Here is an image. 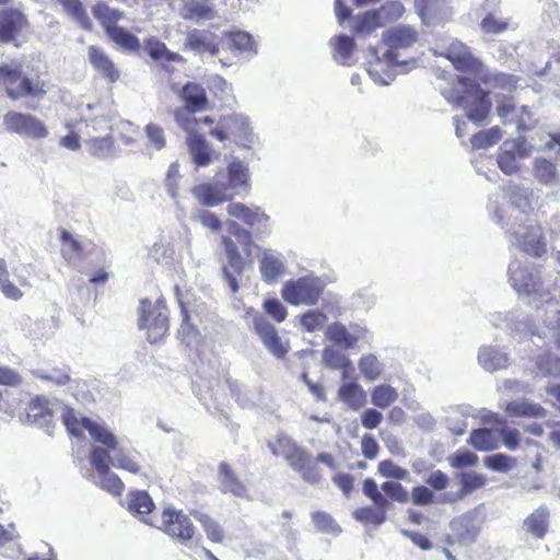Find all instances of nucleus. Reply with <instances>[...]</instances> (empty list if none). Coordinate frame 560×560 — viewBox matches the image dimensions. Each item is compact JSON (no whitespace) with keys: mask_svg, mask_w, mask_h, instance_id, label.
<instances>
[{"mask_svg":"<svg viewBox=\"0 0 560 560\" xmlns=\"http://www.w3.org/2000/svg\"><path fill=\"white\" fill-rule=\"evenodd\" d=\"M442 95L450 103L463 108L466 117L477 125L483 124L491 108L488 94L475 80L465 75H457L456 82L445 88Z\"/></svg>","mask_w":560,"mask_h":560,"instance_id":"1","label":"nucleus"},{"mask_svg":"<svg viewBox=\"0 0 560 560\" xmlns=\"http://www.w3.org/2000/svg\"><path fill=\"white\" fill-rule=\"evenodd\" d=\"M226 187L219 184H199L191 188L192 196L206 207H217L237 194L245 185V167L242 162L233 161L229 167Z\"/></svg>","mask_w":560,"mask_h":560,"instance_id":"2","label":"nucleus"},{"mask_svg":"<svg viewBox=\"0 0 560 560\" xmlns=\"http://www.w3.org/2000/svg\"><path fill=\"white\" fill-rule=\"evenodd\" d=\"M0 85L11 100L43 98L47 93L45 82L24 75L19 65H0Z\"/></svg>","mask_w":560,"mask_h":560,"instance_id":"3","label":"nucleus"},{"mask_svg":"<svg viewBox=\"0 0 560 560\" xmlns=\"http://www.w3.org/2000/svg\"><path fill=\"white\" fill-rule=\"evenodd\" d=\"M419 39L417 30L410 25L398 24L385 31L382 40L387 47L382 57L378 56L377 48H371V55L380 62L384 60L388 65L407 66L415 63V59L399 60V50L413 46Z\"/></svg>","mask_w":560,"mask_h":560,"instance_id":"4","label":"nucleus"},{"mask_svg":"<svg viewBox=\"0 0 560 560\" xmlns=\"http://www.w3.org/2000/svg\"><path fill=\"white\" fill-rule=\"evenodd\" d=\"M60 241L62 243V257L79 271L95 267L104 261L103 249L91 241H80L67 230L61 231Z\"/></svg>","mask_w":560,"mask_h":560,"instance_id":"5","label":"nucleus"},{"mask_svg":"<svg viewBox=\"0 0 560 560\" xmlns=\"http://www.w3.org/2000/svg\"><path fill=\"white\" fill-rule=\"evenodd\" d=\"M88 432L100 444L107 446L113 452L112 465L132 474H140L141 466L136 457L128 451L118 446V440L106 424H94L86 421Z\"/></svg>","mask_w":560,"mask_h":560,"instance_id":"6","label":"nucleus"},{"mask_svg":"<svg viewBox=\"0 0 560 560\" xmlns=\"http://www.w3.org/2000/svg\"><path fill=\"white\" fill-rule=\"evenodd\" d=\"M138 326L147 329V339L151 343L160 341L168 331V311L165 302L159 299L154 304L149 300L140 302Z\"/></svg>","mask_w":560,"mask_h":560,"instance_id":"7","label":"nucleus"},{"mask_svg":"<svg viewBox=\"0 0 560 560\" xmlns=\"http://www.w3.org/2000/svg\"><path fill=\"white\" fill-rule=\"evenodd\" d=\"M222 244L224 246V253L228 259V264L223 266V278L232 294L231 305L235 311L243 308V301L238 299L240 280L243 279L244 261L238 252L237 245L233 242L230 236L222 237Z\"/></svg>","mask_w":560,"mask_h":560,"instance_id":"8","label":"nucleus"},{"mask_svg":"<svg viewBox=\"0 0 560 560\" xmlns=\"http://www.w3.org/2000/svg\"><path fill=\"white\" fill-rule=\"evenodd\" d=\"M323 281L313 276L287 281L281 290L283 300L292 305H315L323 292Z\"/></svg>","mask_w":560,"mask_h":560,"instance_id":"9","label":"nucleus"},{"mask_svg":"<svg viewBox=\"0 0 560 560\" xmlns=\"http://www.w3.org/2000/svg\"><path fill=\"white\" fill-rule=\"evenodd\" d=\"M508 273L512 287L520 294L532 295L539 293L542 289L539 272L527 258L524 260H512L509 265Z\"/></svg>","mask_w":560,"mask_h":560,"instance_id":"10","label":"nucleus"},{"mask_svg":"<svg viewBox=\"0 0 560 560\" xmlns=\"http://www.w3.org/2000/svg\"><path fill=\"white\" fill-rule=\"evenodd\" d=\"M532 151L533 145L522 136L514 140H505L498 153V166L505 175H514L521 168L520 161L528 158Z\"/></svg>","mask_w":560,"mask_h":560,"instance_id":"11","label":"nucleus"},{"mask_svg":"<svg viewBox=\"0 0 560 560\" xmlns=\"http://www.w3.org/2000/svg\"><path fill=\"white\" fill-rule=\"evenodd\" d=\"M3 125L9 132L25 138L42 139L49 135L45 124L31 114L8 112L3 116Z\"/></svg>","mask_w":560,"mask_h":560,"instance_id":"12","label":"nucleus"},{"mask_svg":"<svg viewBox=\"0 0 560 560\" xmlns=\"http://www.w3.org/2000/svg\"><path fill=\"white\" fill-rule=\"evenodd\" d=\"M162 526L164 533L180 542L189 541L195 534L190 518L183 511L171 506L165 508L162 513Z\"/></svg>","mask_w":560,"mask_h":560,"instance_id":"13","label":"nucleus"},{"mask_svg":"<svg viewBox=\"0 0 560 560\" xmlns=\"http://www.w3.org/2000/svg\"><path fill=\"white\" fill-rule=\"evenodd\" d=\"M515 237V244L528 256L540 257L546 253V244L542 240L541 230L538 226H521L509 229Z\"/></svg>","mask_w":560,"mask_h":560,"instance_id":"14","label":"nucleus"},{"mask_svg":"<svg viewBox=\"0 0 560 560\" xmlns=\"http://www.w3.org/2000/svg\"><path fill=\"white\" fill-rule=\"evenodd\" d=\"M58 407V402H51L44 397H36L32 399L27 407V422L48 431L52 427Z\"/></svg>","mask_w":560,"mask_h":560,"instance_id":"15","label":"nucleus"},{"mask_svg":"<svg viewBox=\"0 0 560 560\" xmlns=\"http://www.w3.org/2000/svg\"><path fill=\"white\" fill-rule=\"evenodd\" d=\"M368 329L359 325H351L348 329L341 323H332L326 329V337L343 349H352L357 342L365 339Z\"/></svg>","mask_w":560,"mask_h":560,"instance_id":"16","label":"nucleus"},{"mask_svg":"<svg viewBox=\"0 0 560 560\" xmlns=\"http://www.w3.org/2000/svg\"><path fill=\"white\" fill-rule=\"evenodd\" d=\"M254 327L259 339L270 353L278 359L285 357L289 351V346L287 342L282 341L272 324L264 317H256L254 319Z\"/></svg>","mask_w":560,"mask_h":560,"instance_id":"17","label":"nucleus"},{"mask_svg":"<svg viewBox=\"0 0 560 560\" xmlns=\"http://www.w3.org/2000/svg\"><path fill=\"white\" fill-rule=\"evenodd\" d=\"M451 539L464 546L471 545L480 533V523L476 514L467 513L451 522Z\"/></svg>","mask_w":560,"mask_h":560,"instance_id":"18","label":"nucleus"},{"mask_svg":"<svg viewBox=\"0 0 560 560\" xmlns=\"http://www.w3.org/2000/svg\"><path fill=\"white\" fill-rule=\"evenodd\" d=\"M445 56L457 70L463 72H471L477 75L482 68V63L472 56L469 48L456 39L446 48Z\"/></svg>","mask_w":560,"mask_h":560,"instance_id":"19","label":"nucleus"},{"mask_svg":"<svg viewBox=\"0 0 560 560\" xmlns=\"http://www.w3.org/2000/svg\"><path fill=\"white\" fill-rule=\"evenodd\" d=\"M415 8L427 26L440 23L447 13L445 0H415Z\"/></svg>","mask_w":560,"mask_h":560,"instance_id":"20","label":"nucleus"},{"mask_svg":"<svg viewBox=\"0 0 560 560\" xmlns=\"http://www.w3.org/2000/svg\"><path fill=\"white\" fill-rule=\"evenodd\" d=\"M25 24L24 15L13 9H5L0 12V40L12 42Z\"/></svg>","mask_w":560,"mask_h":560,"instance_id":"21","label":"nucleus"},{"mask_svg":"<svg viewBox=\"0 0 560 560\" xmlns=\"http://www.w3.org/2000/svg\"><path fill=\"white\" fill-rule=\"evenodd\" d=\"M476 78L492 89H499L504 92H513L520 85V78L504 72H489L483 67L480 69Z\"/></svg>","mask_w":560,"mask_h":560,"instance_id":"22","label":"nucleus"},{"mask_svg":"<svg viewBox=\"0 0 560 560\" xmlns=\"http://www.w3.org/2000/svg\"><path fill=\"white\" fill-rule=\"evenodd\" d=\"M180 14L183 19L195 22L209 21L217 18V11L208 0H186Z\"/></svg>","mask_w":560,"mask_h":560,"instance_id":"23","label":"nucleus"},{"mask_svg":"<svg viewBox=\"0 0 560 560\" xmlns=\"http://www.w3.org/2000/svg\"><path fill=\"white\" fill-rule=\"evenodd\" d=\"M89 60L92 66L108 81L116 82L119 79V70L102 49L90 46Z\"/></svg>","mask_w":560,"mask_h":560,"instance_id":"24","label":"nucleus"},{"mask_svg":"<svg viewBox=\"0 0 560 560\" xmlns=\"http://www.w3.org/2000/svg\"><path fill=\"white\" fill-rule=\"evenodd\" d=\"M180 97L192 112H202L207 109L208 96L206 90L198 83L187 82L180 92Z\"/></svg>","mask_w":560,"mask_h":560,"instance_id":"25","label":"nucleus"},{"mask_svg":"<svg viewBox=\"0 0 560 560\" xmlns=\"http://www.w3.org/2000/svg\"><path fill=\"white\" fill-rule=\"evenodd\" d=\"M548 517L547 508L539 506L524 520L522 528L533 537L541 539L548 530Z\"/></svg>","mask_w":560,"mask_h":560,"instance_id":"26","label":"nucleus"},{"mask_svg":"<svg viewBox=\"0 0 560 560\" xmlns=\"http://www.w3.org/2000/svg\"><path fill=\"white\" fill-rule=\"evenodd\" d=\"M56 418H60L70 434L80 436L82 430L88 431L86 421L94 424H104L86 417H78L73 409L59 405Z\"/></svg>","mask_w":560,"mask_h":560,"instance_id":"27","label":"nucleus"},{"mask_svg":"<svg viewBox=\"0 0 560 560\" xmlns=\"http://www.w3.org/2000/svg\"><path fill=\"white\" fill-rule=\"evenodd\" d=\"M478 361L489 372L505 369L510 364L509 355L505 352L490 346L480 348Z\"/></svg>","mask_w":560,"mask_h":560,"instance_id":"28","label":"nucleus"},{"mask_svg":"<svg viewBox=\"0 0 560 560\" xmlns=\"http://www.w3.org/2000/svg\"><path fill=\"white\" fill-rule=\"evenodd\" d=\"M218 481L221 492L243 497L244 486L229 464L221 463L219 465Z\"/></svg>","mask_w":560,"mask_h":560,"instance_id":"29","label":"nucleus"},{"mask_svg":"<svg viewBox=\"0 0 560 560\" xmlns=\"http://www.w3.org/2000/svg\"><path fill=\"white\" fill-rule=\"evenodd\" d=\"M533 174L534 177L542 185L553 187L560 184L557 165L547 159H535Z\"/></svg>","mask_w":560,"mask_h":560,"instance_id":"30","label":"nucleus"},{"mask_svg":"<svg viewBox=\"0 0 560 560\" xmlns=\"http://www.w3.org/2000/svg\"><path fill=\"white\" fill-rule=\"evenodd\" d=\"M261 277L267 282L276 281L284 270L280 255L272 250H265L259 260Z\"/></svg>","mask_w":560,"mask_h":560,"instance_id":"31","label":"nucleus"},{"mask_svg":"<svg viewBox=\"0 0 560 560\" xmlns=\"http://www.w3.org/2000/svg\"><path fill=\"white\" fill-rule=\"evenodd\" d=\"M186 142L192 160L198 166H206L210 163L211 149L203 136L197 132H190L187 135Z\"/></svg>","mask_w":560,"mask_h":560,"instance_id":"32","label":"nucleus"},{"mask_svg":"<svg viewBox=\"0 0 560 560\" xmlns=\"http://www.w3.org/2000/svg\"><path fill=\"white\" fill-rule=\"evenodd\" d=\"M505 411L512 417L545 418L547 411L539 404L527 399L513 400L506 404Z\"/></svg>","mask_w":560,"mask_h":560,"instance_id":"33","label":"nucleus"},{"mask_svg":"<svg viewBox=\"0 0 560 560\" xmlns=\"http://www.w3.org/2000/svg\"><path fill=\"white\" fill-rule=\"evenodd\" d=\"M338 398L347 404L352 410H359L366 404V394L362 386L349 382L338 389Z\"/></svg>","mask_w":560,"mask_h":560,"instance_id":"34","label":"nucleus"},{"mask_svg":"<svg viewBox=\"0 0 560 560\" xmlns=\"http://www.w3.org/2000/svg\"><path fill=\"white\" fill-rule=\"evenodd\" d=\"M185 46L197 54L210 52L212 56L219 52V47L209 35L199 30L190 31L185 39Z\"/></svg>","mask_w":560,"mask_h":560,"instance_id":"35","label":"nucleus"},{"mask_svg":"<svg viewBox=\"0 0 560 560\" xmlns=\"http://www.w3.org/2000/svg\"><path fill=\"white\" fill-rule=\"evenodd\" d=\"M89 153L97 159H109L115 156V145L112 135L104 137L91 136L85 142Z\"/></svg>","mask_w":560,"mask_h":560,"instance_id":"36","label":"nucleus"},{"mask_svg":"<svg viewBox=\"0 0 560 560\" xmlns=\"http://www.w3.org/2000/svg\"><path fill=\"white\" fill-rule=\"evenodd\" d=\"M490 322L494 327L505 329L511 335H518L529 330L527 323L518 320L514 313L502 314L494 313L490 317Z\"/></svg>","mask_w":560,"mask_h":560,"instance_id":"37","label":"nucleus"},{"mask_svg":"<svg viewBox=\"0 0 560 560\" xmlns=\"http://www.w3.org/2000/svg\"><path fill=\"white\" fill-rule=\"evenodd\" d=\"M334 45V59L342 65L350 66L352 63V52L354 49V40L345 34L330 39Z\"/></svg>","mask_w":560,"mask_h":560,"instance_id":"38","label":"nucleus"},{"mask_svg":"<svg viewBox=\"0 0 560 560\" xmlns=\"http://www.w3.org/2000/svg\"><path fill=\"white\" fill-rule=\"evenodd\" d=\"M503 191L511 205L522 213H526L532 208L530 190L528 188L510 184L503 188Z\"/></svg>","mask_w":560,"mask_h":560,"instance_id":"39","label":"nucleus"},{"mask_svg":"<svg viewBox=\"0 0 560 560\" xmlns=\"http://www.w3.org/2000/svg\"><path fill=\"white\" fill-rule=\"evenodd\" d=\"M57 2L82 28L88 31L92 28V22L80 0H57Z\"/></svg>","mask_w":560,"mask_h":560,"instance_id":"40","label":"nucleus"},{"mask_svg":"<svg viewBox=\"0 0 560 560\" xmlns=\"http://www.w3.org/2000/svg\"><path fill=\"white\" fill-rule=\"evenodd\" d=\"M128 509L131 512L147 515L152 512L154 503L144 490L131 491L127 497Z\"/></svg>","mask_w":560,"mask_h":560,"instance_id":"41","label":"nucleus"},{"mask_svg":"<svg viewBox=\"0 0 560 560\" xmlns=\"http://www.w3.org/2000/svg\"><path fill=\"white\" fill-rule=\"evenodd\" d=\"M106 34L114 43L126 50H136L140 46V42L137 36L118 25H109Z\"/></svg>","mask_w":560,"mask_h":560,"instance_id":"42","label":"nucleus"},{"mask_svg":"<svg viewBox=\"0 0 560 560\" xmlns=\"http://www.w3.org/2000/svg\"><path fill=\"white\" fill-rule=\"evenodd\" d=\"M398 398V392L390 385L375 386L371 393V402L381 409H386Z\"/></svg>","mask_w":560,"mask_h":560,"instance_id":"43","label":"nucleus"},{"mask_svg":"<svg viewBox=\"0 0 560 560\" xmlns=\"http://www.w3.org/2000/svg\"><path fill=\"white\" fill-rule=\"evenodd\" d=\"M269 218L260 212V210L255 207H247V226L250 228L252 231L247 230V237L250 234L260 235L269 232Z\"/></svg>","mask_w":560,"mask_h":560,"instance_id":"44","label":"nucleus"},{"mask_svg":"<svg viewBox=\"0 0 560 560\" xmlns=\"http://www.w3.org/2000/svg\"><path fill=\"white\" fill-rule=\"evenodd\" d=\"M459 479L462 488L457 492V498H465L472 491L482 488L487 482V478L476 471L462 472Z\"/></svg>","mask_w":560,"mask_h":560,"instance_id":"45","label":"nucleus"},{"mask_svg":"<svg viewBox=\"0 0 560 560\" xmlns=\"http://www.w3.org/2000/svg\"><path fill=\"white\" fill-rule=\"evenodd\" d=\"M96 472L98 478L96 482L97 486L113 495H119L121 493L124 483L115 472L110 471L109 467Z\"/></svg>","mask_w":560,"mask_h":560,"instance_id":"46","label":"nucleus"},{"mask_svg":"<svg viewBox=\"0 0 560 560\" xmlns=\"http://www.w3.org/2000/svg\"><path fill=\"white\" fill-rule=\"evenodd\" d=\"M468 443L471 444L476 450L482 452H489L497 448V442L492 436V432L489 429H477L470 433Z\"/></svg>","mask_w":560,"mask_h":560,"instance_id":"47","label":"nucleus"},{"mask_svg":"<svg viewBox=\"0 0 560 560\" xmlns=\"http://www.w3.org/2000/svg\"><path fill=\"white\" fill-rule=\"evenodd\" d=\"M358 366L368 381H375L383 373V364L374 354L363 355L359 360Z\"/></svg>","mask_w":560,"mask_h":560,"instance_id":"48","label":"nucleus"},{"mask_svg":"<svg viewBox=\"0 0 560 560\" xmlns=\"http://www.w3.org/2000/svg\"><path fill=\"white\" fill-rule=\"evenodd\" d=\"M33 375L42 381L51 382L57 386H63L71 381L69 369H58L54 368L51 370H35L33 371Z\"/></svg>","mask_w":560,"mask_h":560,"instance_id":"49","label":"nucleus"},{"mask_svg":"<svg viewBox=\"0 0 560 560\" xmlns=\"http://www.w3.org/2000/svg\"><path fill=\"white\" fill-rule=\"evenodd\" d=\"M323 363L331 370H346L351 365L349 358L332 347L324 349Z\"/></svg>","mask_w":560,"mask_h":560,"instance_id":"50","label":"nucleus"},{"mask_svg":"<svg viewBox=\"0 0 560 560\" xmlns=\"http://www.w3.org/2000/svg\"><path fill=\"white\" fill-rule=\"evenodd\" d=\"M516 465L515 458L503 454L497 453L485 458V466L493 471L508 472Z\"/></svg>","mask_w":560,"mask_h":560,"instance_id":"51","label":"nucleus"},{"mask_svg":"<svg viewBox=\"0 0 560 560\" xmlns=\"http://www.w3.org/2000/svg\"><path fill=\"white\" fill-rule=\"evenodd\" d=\"M89 458L96 471L103 470L112 465L113 452L107 446L93 445L90 448Z\"/></svg>","mask_w":560,"mask_h":560,"instance_id":"52","label":"nucleus"},{"mask_svg":"<svg viewBox=\"0 0 560 560\" xmlns=\"http://www.w3.org/2000/svg\"><path fill=\"white\" fill-rule=\"evenodd\" d=\"M503 136L499 127L479 131L471 138V145L475 149L488 148L497 143Z\"/></svg>","mask_w":560,"mask_h":560,"instance_id":"53","label":"nucleus"},{"mask_svg":"<svg viewBox=\"0 0 560 560\" xmlns=\"http://www.w3.org/2000/svg\"><path fill=\"white\" fill-rule=\"evenodd\" d=\"M311 517L316 529L322 533L337 535L341 530L335 520L326 512H313Z\"/></svg>","mask_w":560,"mask_h":560,"instance_id":"54","label":"nucleus"},{"mask_svg":"<svg viewBox=\"0 0 560 560\" xmlns=\"http://www.w3.org/2000/svg\"><path fill=\"white\" fill-rule=\"evenodd\" d=\"M382 18L377 11L365 12L362 16L358 18L354 25V31L361 34H370L375 28L382 25Z\"/></svg>","mask_w":560,"mask_h":560,"instance_id":"55","label":"nucleus"},{"mask_svg":"<svg viewBox=\"0 0 560 560\" xmlns=\"http://www.w3.org/2000/svg\"><path fill=\"white\" fill-rule=\"evenodd\" d=\"M196 520L200 522L203 526L207 536L210 540L214 542H221L223 539V530L217 521L212 520L209 515L205 513L197 512L195 513Z\"/></svg>","mask_w":560,"mask_h":560,"instance_id":"56","label":"nucleus"},{"mask_svg":"<svg viewBox=\"0 0 560 560\" xmlns=\"http://www.w3.org/2000/svg\"><path fill=\"white\" fill-rule=\"evenodd\" d=\"M377 470L381 476L396 480H406L409 476L407 469L398 466L390 459L380 462Z\"/></svg>","mask_w":560,"mask_h":560,"instance_id":"57","label":"nucleus"},{"mask_svg":"<svg viewBox=\"0 0 560 560\" xmlns=\"http://www.w3.org/2000/svg\"><path fill=\"white\" fill-rule=\"evenodd\" d=\"M354 517L364 523L381 525L386 520V509L380 510L378 508H363L354 512Z\"/></svg>","mask_w":560,"mask_h":560,"instance_id":"58","label":"nucleus"},{"mask_svg":"<svg viewBox=\"0 0 560 560\" xmlns=\"http://www.w3.org/2000/svg\"><path fill=\"white\" fill-rule=\"evenodd\" d=\"M94 16L101 21L106 33L108 32L109 25H116L115 22L118 21L121 16V13L116 10L109 9L104 3H98L93 8Z\"/></svg>","mask_w":560,"mask_h":560,"instance_id":"59","label":"nucleus"},{"mask_svg":"<svg viewBox=\"0 0 560 560\" xmlns=\"http://www.w3.org/2000/svg\"><path fill=\"white\" fill-rule=\"evenodd\" d=\"M362 490H363L364 495H366L370 500H372L376 508H378L380 510L387 508L388 500L378 490V487L374 479H372V478L365 479L363 482Z\"/></svg>","mask_w":560,"mask_h":560,"instance_id":"60","label":"nucleus"},{"mask_svg":"<svg viewBox=\"0 0 560 560\" xmlns=\"http://www.w3.org/2000/svg\"><path fill=\"white\" fill-rule=\"evenodd\" d=\"M179 164L177 162H173L167 170L166 178H165V187L168 196L173 199H177L179 191Z\"/></svg>","mask_w":560,"mask_h":560,"instance_id":"61","label":"nucleus"},{"mask_svg":"<svg viewBox=\"0 0 560 560\" xmlns=\"http://www.w3.org/2000/svg\"><path fill=\"white\" fill-rule=\"evenodd\" d=\"M381 489L396 502L406 503L409 499L408 491L397 481H385Z\"/></svg>","mask_w":560,"mask_h":560,"instance_id":"62","label":"nucleus"},{"mask_svg":"<svg viewBox=\"0 0 560 560\" xmlns=\"http://www.w3.org/2000/svg\"><path fill=\"white\" fill-rule=\"evenodd\" d=\"M377 12H378L380 16L382 18V20L396 21L402 16V14L405 12V7L399 1H389L385 4H383L377 10Z\"/></svg>","mask_w":560,"mask_h":560,"instance_id":"63","label":"nucleus"},{"mask_svg":"<svg viewBox=\"0 0 560 560\" xmlns=\"http://www.w3.org/2000/svg\"><path fill=\"white\" fill-rule=\"evenodd\" d=\"M326 315L322 312L311 310L301 317V324L307 331H314L324 325Z\"/></svg>","mask_w":560,"mask_h":560,"instance_id":"64","label":"nucleus"}]
</instances>
